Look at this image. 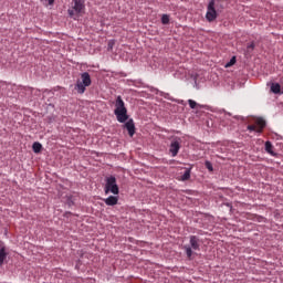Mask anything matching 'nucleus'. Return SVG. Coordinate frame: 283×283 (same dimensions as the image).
Masks as SVG:
<instances>
[{
  "label": "nucleus",
  "instance_id": "nucleus-14",
  "mask_svg": "<svg viewBox=\"0 0 283 283\" xmlns=\"http://www.w3.org/2000/svg\"><path fill=\"white\" fill-rule=\"evenodd\" d=\"M32 148L35 154H39L42 150V145L40 143H34Z\"/></svg>",
  "mask_w": 283,
  "mask_h": 283
},
{
  "label": "nucleus",
  "instance_id": "nucleus-19",
  "mask_svg": "<svg viewBox=\"0 0 283 283\" xmlns=\"http://www.w3.org/2000/svg\"><path fill=\"white\" fill-rule=\"evenodd\" d=\"M188 103H189V105H190V107H191L192 109H195V108L197 107V105H198V104H197L195 101H192V99H189Z\"/></svg>",
  "mask_w": 283,
  "mask_h": 283
},
{
  "label": "nucleus",
  "instance_id": "nucleus-11",
  "mask_svg": "<svg viewBox=\"0 0 283 283\" xmlns=\"http://www.w3.org/2000/svg\"><path fill=\"white\" fill-rule=\"evenodd\" d=\"M270 91L274 94H280L281 93V85L277 83H272V86H270Z\"/></svg>",
  "mask_w": 283,
  "mask_h": 283
},
{
  "label": "nucleus",
  "instance_id": "nucleus-6",
  "mask_svg": "<svg viewBox=\"0 0 283 283\" xmlns=\"http://www.w3.org/2000/svg\"><path fill=\"white\" fill-rule=\"evenodd\" d=\"M266 126V122L263 119V118H258L255 120V124L254 125H249L248 126V129L250 132H256L259 134H262L263 133V129L265 128Z\"/></svg>",
  "mask_w": 283,
  "mask_h": 283
},
{
  "label": "nucleus",
  "instance_id": "nucleus-21",
  "mask_svg": "<svg viewBox=\"0 0 283 283\" xmlns=\"http://www.w3.org/2000/svg\"><path fill=\"white\" fill-rule=\"evenodd\" d=\"M55 0H49V6H53Z\"/></svg>",
  "mask_w": 283,
  "mask_h": 283
},
{
  "label": "nucleus",
  "instance_id": "nucleus-4",
  "mask_svg": "<svg viewBox=\"0 0 283 283\" xmlns=\"http://www.w3.org/2000/svg\"><path fill=\"white\" fill-rule=\"evenodd\" d=\"M186 254L191 260L193 255V251L200 250V240L196 235L190 237V245H185Z\"/></svg>",
  "mask_w": 283,
  "mask_h": 283
},
{
  "label": "nucleus",
  "instance_id": "nucleus-12",
  "mask_svg": "<svg viewBox=\"0 0 283 283\" xmlns=\"http://www.w3.org/2000/svg\"><path fill=\"white\" fill-rule=\"evenodd\" d=\"M273 145L271 142H265V151H268V154L275 156V153L273 151Z\"/></svg>",
  "mask_w": 283,
  "mask_h": 283
},
{
  "label": "nucleus",
  "instance_id": "nucleus-1",
  "mask_svg": "<svg viewBox=\"0 0 283 283\" xmlns=\"http://www.w3.org/2000/svg\"><path fill=\"white\" fill-rule=\"evenodd\" d=\"M114 114H115L117 120L122 124L126 123L129 119L128 111L125 106V103H124L122 96L116 97Z\"/></svg>",
  "mask_w": 283,
  "mask_h": 283
},
{
  "label": "nucleus",
  "instance_id": "nucleus-3",
  "mask_svg": "<svg viewBox=\"0 0 283 283\" xmlns=\"http://www.w3.org/2000/svg\"><path fill=\"white\" fill-rule=\"evenodd\" d=\"M91 84H92L91 75L87 72H85L81 75V80L77 81L75 90L80 94H84L86 91V87L91 86Z\"/></svg>",
  "mask_w": 283,
  "mask_h": 283
},
{
  "label": "nucleus",
  "instance_id": "nucleus-16",
  "mask_svg": "<svg viewBox=\"0 0 283 283\" xmlns=\"http://www.w3.org/2000/svg\"><path fill=\"white\" fill-rule=\"evenodd\" d=\"M190 175H191V171H190V170H187V171L184 174V176L181 177V179H182L184 181L189 180V179H190Z\"/></svg>",
  "mask_w": 283,
  "mask_h": 283
},
{
  "label": "nucleus",
  "instance_id": "nucleus-7",
  "mask_svg": "<svg viewBox=\"0 0 283 283\" xmlns=\"http://www.w3.org/2000/svg\"><path fill=\"white\" fill-rule=\"evenodd\" d=\"M214 6H216L214 0H211V2H209V4H208V11H207L206 18L209 22L214 21L218 17Z\"/></svg>",
  "mask_w": 283,
  "mask_h": 283
},
{
  "label": "nucleus",
  "instance_id": "nucleus-15",
  "mask_svg": "<svg viewBox=\"0 0 283 283\" xmlns=\"http://www.w3.org/2000/svg\"><path fill=\"white\" fill-rule=\"evenodd\" d=\"M237 63V57L233 56L229 63L226 64V67L229 69Z\"/></svg>",
  "mask_w": 283,
  "mask_h": 283
},
{
  "label": "nucleus",
  "instance_id": "nucleus-2",
  "mask_svg": "<svg viewBox=\"0 0 283 283\" xmlns=\"http://www.w3.org/2000/svg\"><path fill=\"white\" fill-rule=\"evenodd\" d=\"M85 10V0H73L72 9H69V14L74 20H77Z\"/></svg>",
  "mask_w": 283,
  "mask_h": 283
},
{
  "label": "nucleus",
  "instance_id": "nucleus-10",
  "mask_svg": "<svg viewBox=\"0 0 283 283\" xmlns=\"http://www.w3.org/2000/svg\"><path fill=\"white\" fill-rule=\"evenodd\" d=\"M104 201H105V203H106L107 206H115V205H117V202H118V198L111 196V197H108L107 199H105Z\"/></svg>",
  "mask_w": 283,
  "mask_h": 283
},
{
  "label": "nucleus",
  "instance_id": "nucleus-22",
  "mask_svg": "<svg viewBox=\"0 0 283 283\" xmlns=\"http://www.w3.org/2000/svg\"><path fill=\"white\" fill-rule=\"evenodd\" d=\"M109 48L112 49L113 48V44L109 42Z\"/></svg>",
  "mask_w": 283,
  "mask_h": 283
},
{
  "label": "nucleus",
  "instance_id": "nucleus-9",
  "mask_svg": "<svg viewBox=\"0 0 283 283\" xmlns=\"http://www.w3.org/2000/svg\"><path fill=\"white\" fill-rule=\"evenodd\" d=\"M125 128L128 130V134L130 137H133L135 135V123L133 119H129L126 124H125Z\"/></svg>",
  "mask_w": 283,
  "mask_h": 283
},
{
  "label": "nucleus",
  "instance_id": "nucleus-20",
  "mask_svg": "<svg viewBox=\"0 0 283 283\" xmlns=\"http://www.w3.org/2000/svg\"><path fill=\"white\" fill-rule=\"evenodd\" d=\"M254 48H255L254 43H251V44L248 46L249 50H254Z\"/></svg>",
  "mask_w": 283,
  "mask_h": 283
},
{
  "label": "nucleus",
  "instance_id": "nucleus-8",
  "mask_svg": "<svg viewBox=\"0 0 283 283\" xmlns=\"http://www.w3.org/2000/svg\"><path fill=\"white\" fill-rule=\"evenodd\" d=\"M181 148V139L176 137L170 145L169 153L172 157H176Z\"/></svg>",
  "mask_w": 283,
  "mask_h": 283
},
{
  "label": "nucleus",
  "instance_id": "nucleus-5",
  "mask_svg": "<svg viewBox=\"0 0 283 283\" xmlns=\"http://www.w3.org/2000/svg\"><path fill=\"white\" fill-rule=\"evenodd\" d=\"M109 192H112L114 195L119 193V188L117 186V181L114 176L106 178L105 193L108 195Z\"/></svg>",
  "mask_w": 283,
  "mask_h": 283
},
{
  "label": "nucleus",
  "instance_id": "nucleus-17",
  "mask_svg": "<svg viewBox=\"0 0 283 283\" xmlns=\"http://www.w3.org/2000/svg\"><path fill=\"white\" fill-rule=\"evenodd\" d=\"M161 22H163V24L167 25L169 23V15H166V14L163 15Z\"/></svg>",
  "mask_w": 283,
  "mask_h": 283
},
{
  "label": "nucleus",
  "instance_id": "nucleus-13",
  "mask_svg": "<svg viewBox=\"0 0 283 283\" xmlns=\"http://www.w3.org/2000/svg\"><path fill=\"white\" fill-rule=\"evenodd\" d=\"M7 253H6V249L4 248H1L0 249V266H2L4 260L7 259Z\"/></svg>",
  "mask_w": 283,
  "mask_h": 283
},
{
  "label": "nucleus",
  "instance_id": "nucleus-18",
  "mask_svg": "<svg viewBox=\"0 0 283 283\" xmlns=\"http://www.w3.org/2000/svg\"><path fill=\"white\" fill-rule=\"evenodd\" d=\"M205 166L209 171H213V166L210 161H206Z\"/></svg>",
  "mask_w": 283,
  "mask_h": 283
}]
</instances>
